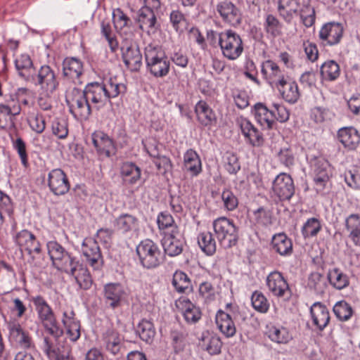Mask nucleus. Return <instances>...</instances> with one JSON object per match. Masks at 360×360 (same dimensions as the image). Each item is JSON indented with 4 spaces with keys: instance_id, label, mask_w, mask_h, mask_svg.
<instances>
[{
    "instance_id": "nucleus-29",
    "label": "nucleus",
    "mask_w": 360,
    "mask_h": 360,
    "mask_svg": "<svg viewBox=\"0 0 360 360\" xmlns=\"http://www.w3.org/2000/svg\"><path fill=\"white\" fill-rule=\"evenodd\" d=\"M338 139L345 148L354 150L359 144L360 136L354 127H342L338 131Z\"/></svg>"
},
{
    "instance_id": "nucleus-54",
    "label": "nucleus",
    "mask_w": 360,
    "mask_h": 360,
    "mask_svg": "<svg viewBox=\"0 0 360 360\" xmlns=\"http://www.w3.org/2000/svg\"><path fill=\"white\" fill-rule=\"evenodd\" d=\"M27 122L30 127L37 134H41L46 128L44 117L38 111L29 112Z\"/></svg>"
},
{
    "instance_id": "nucleus-28",
    "label": "nucleus",
    "mask_w": 360,
    "mask_h": 360,
    "mask_svg": "<svg viewBox=\"0 0 360 360\" xmlns=\"http://www.w3.org/2000/svg\"><path fill=\"white\" fill-rule=\"evenodd\" d=\"M103 295L110 307L115 309L120 305L124 295V290L120 283H110L104 285Z\"/></svg>"
},
{
    "instance_id": "nucleus-40",
    "label": "nucleus",
    "mask_w": 360,
    "mask_h": 360,
    "mask_svg": "<svg viewBox=\"0 0 360 360\" xmlns=\"http://www.w3.org/2000/svg\"><path fill=\"white\" fill-rule=\"evenodd\" d=\"M102 342L105 349L112 354H117L120 350L121 338L113 329H108L103 333Z\"/></svg>"
},
{
    "instance_id": "nucleus-2",
    "label": "nucleus",
    "mask_w": 360,
    "mask_h": 360,
    "mask_svg": "<svg viewBox=\"0 0 360 360\" xmlns=\"http://www.w3.org/2000/svg\"><path fill=\"white\" fill-rule=\"evenodd\" d=\"M37 318L46 330L55 338L63 334V330L58 325L55 314L47 301L41 295L33 296L31 298Z\"/></svg>"
},
{
    "instance_id": "nucleus-17",
    "label": "nucleus",
    "mask_w": 360,
    "mask_h": 360,
    "mask_svg": "<svg viewBox=\"0 0 360 360\" xmlns=\"http://www.w3.org/2000/svg\"><path fill=\"white\" fill-rule=\"evenodd\" d=\"M216 10L224 22L232 26H237L240 23V10L231 1L225 0L219 2Z\"/></svg>"
},
{
    "instance_id": "nucleus-16",
    "label": "nucleus",
    "mask_w": 360,
    "mask_h": 360,
    "mask_svg": "<svg viewBox=\"0 0 360 360\" xmlns=\"http://www.w3.org/2000/svg\"><path fill=\"white\" fill-rule=\"evenodd\" d=\"M261 72L264 79L274 89L288 77L275 62L270 60L262 63Z\"/></svg>"
},
{
    "instance_id": "nucleus-8",
    "label": "nucleus",
    "mask_w": 360,
    "mask_h": 360,
    "mask_svg": "<svg viewBox=\"0 0 360 360\" xmlns=\"http://www.w3.org/2000/svg\"><path fill=\"white\" fill-rule=\"evenodd\" d=\"M13 238L22 252H26L32 259L40 255L41 244L32 232L24 229L16 233Z\"/></svg>"
},
{
    "instance_id": "nucleus-35",
    "label": "nucleus",
    "mask_w": 360,
    "mask_h": 360,
    "mask_svg": "<svg viewBox=\"0 0 360 360\" xmlns=\"http://www.w3.org/2000/svg\"><path fill=\"white\" fill-rule=\"evenodd\" d=\"M216 324L226 338H230L236 334V328L231 314L219 310L215 318Z\"/></svg>"
},
{
    "instance_id": "nucleus-30",
    "label": "nucleus",
    "mask_w": 360,
    "mask_h": 360,
    "mask_svg": "<svg viewBox=\"0 0 360 360\" xmlns=\"http://www.w3.org/2000/svg\"><path fill=\"white\" fill-rule=\"evenodd\" d=\"M278 12L286 23H291L298 15L300 4L298 0H278Z\"/></svg>"
},
{
    "instance_id": "nucleus-43",
    "label": "nucleus",
    "mask_w": 360,
    "mask_h": 360,
    "mask_svg": "<svg viewBox=\"0 0 360 360\" xmlns=\"http://www.w3.org/2000/svg\"><path fill=\"white\" fill-rule=\"evenodd\" d=\"M53 264L58 270L64 271L68 274H70L74 272L73 271L78 267L80 264L75 257L66 251L63 256Z\"/></svg>"
},
{
    "instance_id": "nucleus-46",
    "label": "nucleus",
    "mask_w": 360,
    "mask_h": 360,
    "mask_svg": "<svg viewBox=\"0 0 360 360\" xmlns=\"http://www.w3.org/2000/svg\"><path fill=\"white\" fill-rule=\"evenodd\" d=\"M70 275L72 276L81 289L88 290L92 285V278L88 269L79 264Z\"/></svg>"
},
{
    "instance_id": "nucleus-62",
    "label": "nucleus",
    "mask_w": 360,
    "mask_h": 360,
    "mask_svg": "<svg viewBox=\"0 0 360 360\" xmlns=\"http://www.w3.org/2000/svg\"><path fill=\"white\" fill-rule=\"evenodd\" d=\"M112 18L115 27L117 31H121L128 27L131 22L129 18L120 8L114 10Z\"/></svg>"
},
{
    "instance_id": "nucleus-57",
    "label": "nucleus",
    "mask_w": 360,
    "mask_h": 360,
    "mask_svg": "<svg viewBox=\"0 0 360 360\" xmlns=\"http://www.w3.org/2000/svg\"><path fill=\"white\" fill-rule=\"evenodd\" d=\"M52 133L60 139H65L68 135V122L63 118H56L51 125Z\"/></svg>"
},
{
    "instance_id": "nucleus-5",
    "label": "nucleus",
    "mask_w": 360,
    "mask_h": 360,
    "mask_svg": "<svg viewBox=\"0 0 360 360\" xmlns=\"http://www.w3.org/2000/svg\"><path fill=\"white\" fill-rule=\"evenodd\" d=\"M136 253L140 263L146 269L156 268L164 262V253L158 245L150 239L142 240L136 246Z\"/></svg>"
},
{
    "instance_id": "nucleus-58",
    "label": "nucleus",
    "mask_w": 360,
    "mask_h": 360,
    "mask_svg": "<svg viewBox=\"0 0 360 360\" xmlns=\"http://www.w3.org/2000/svg\"><path fill=\"white\" fill-rule=\"evenodd\" d=\"M333 311L340 321H347L352 315L351 306L345 301L337 302L333 307Z\"/></svg>"
},
{
    "instance_id": "nucleus-22",
    "label": "nucleus",
    "mask_w": 360,
    "mask_h": 360,
    "mask_svg": "<svg viewBox=\"0 0 360 360\" xmlns=\"http://www.w3.org/2000/svg\"><path fill=\"white\" fill-rule=\"evenodd\" d=\"M62 323L67 330V335L72 342L77 341L80 335V322L75 317V311L72 309L63 311L61 319Z\"/></svg>"
},
{
    "instance_id": "nucleus-51",
    "label": "nucleus",
    "mask_w": 360,
    "mask_h": 360,
    "mask_svg": "<svg viewBox=\"0 0 360 360\" xmlns=\"http://www.w3.org/2000/svg\"><path fill=\"white\" fill-rule=\"evenodd\" d=\"M322 226L319 219L309 218L303 224L301 233L304 238L315 237L321 230Z\"/></svg>"
},
{
    "instance_id": "nucleus-64",
    "label": "nucleus",
    "mask_w": 360,
    "mask_h": 360,
    "mask_svg": "<svg viewBox=\"0 0 360 360\" xmlns=\"http://www.w3.org/2000/svg\"><path fill=\"white\" fill-rule=\"evenodd\" d=\"M221 199L224 208L229 211H233L238 207V198L230 190H225L222 192Z\"/></svg>"
},
{
    "instance_id": "nucleus-21",
    "label": "nucleus",
    "mask_w": 360,
    "mask_h": 360,
    "mask_svg": "<svg viewBox=\"0 0 360 360\" xmlns=\"http://www.w3.org/2000/svg\"><path fill=\"white\" fill-rule=\"evenodd\" d=\"M84 72L83 62L75 57H67L63 62V77L75 83H81L79 78Z\"/></svg>"
},
{
    "instance_id": "nucleus-4",
    "label": "nucleus",
    "mask_w": 360,
    "mask_h": 360,
    "mask_svg": "<svg viewBox=\"0 0 360 360\" xmlns=\"http://www.w3.org/2000/svg\"><path fill=\"white\" fill-rule=\"evenodd\" d=\"M30 80L39 87L40 94L44 97H51L59 86L56 72L49 65H41Z\"/></svg>"
},
{
    "instance_id": "nucleus-23",
    "label": "nucleus",
    "mask_w": 360,
    "mask_h": 360,
    "mask_svg": "<svg viewBox=\"0 0 360 360\" xmlns=\"http://www.w3.org/2000/svg\"><path fill=\"white\" fill-rule=\"evenodd\" d=\"M275 89L278 90L283 99L291 104L295 103L300 96L297 82L288 76Z\"/></svg>"
},
{
    "instance_id": "nucleus-10",
    "label": "nucleus",
    "mask_w": 360,
    "mask_h": 360,
    "mask_svg": "<svg viewBox=\"0 0 360 360\" xmlns=\"http://www.w3.org/2000/svg\"><path fill=\"white\" fill-rule=\"evenodd\" d=\"M84 260L94 269L96 270L103 265V257L97 242L91 238L84 239L80 250Z\"/></svg>"
},
{
    "instance_id": "nucleus-34",
    "label": "nucleus",
    "mask_w": 360,
    "mask_h": 360,
    "mask_svg": "<svg viewBox=\"0 0 360 360\" xmlns=\"http://www.w3.org/2000/svg\"><path fill=\"white\" fill-rule=\"evenodd\" d=\"M310 314L314 325L319 330L325 328L329 323V311L327 307L320 302L313 304L310 308Z\"/></svg>"
},
{
    "instance_id": "nucleus-48",
    "label": "nucleus",
    "mask_w": 360,
    "mask_h": 360,
    "mask_svg": "<svg viewBox=\"0 0 360 360\" xmlns=\"http://www.w3.org/2000/svg\"><path fill=\"white\" fill-rule=\"evenodd\" d=\"M172 285L179 292H186L191 290V281L187 274L181 271H176L172 278Z\"/></svg>"
},
{
    "instance_id": "nucleus-47",
    "label": "nucleus",
    "mask_w": 360,
    "mask_h": 360,
    "mask_svg": "<svg viewBox=\"0 0 360 360\" xmlns=\"http://www.w3.org/2000/svg\"><path fill=\"white\" fill-rule=\"evenodd\" d=\"M198 243L207 255H212L217 249L216 240L210 231H203L198 235Z\"/></svg>"
},
{
    "instance_id": "nucleus-41",
    "label": "nucleus",
    "mask_w": 360,
    "mask_h": 360,
    "mask_svg": "<svg viewBox=\"0 0 360 360\" xmlns=\"http://www.w3.org/2000/svg\"><path fill=\"white\" fill-rule=\"evenodd\" d=\"M327 278L330 284L337 290H342L349 285L348 276L338 268L330 269Z\"/></svg>"
},
{
    "instance_id": "nucleus-3",
    "label": "nucleus",
    "mask_w": 360,
    "mask_h": 360,
    "mask_svg": "<svg viewBox=\"0 0 360 360\" xmlns=\"http://www.w3.org/2000/svg\"><path fill=\"white\" fill-rule=\"evenodd\" d=\"M145 59L148 71L156 77H163L169 71V61L162 49L148 44L145 48Z\"/></svg>"
},
{
    "instance_id": "nucleus-11",
    "label": "nucleus",
    "mask_w": 360,
    "mask_h": 360,
    "mask_svg": "<svg viewBox=\"0 0 360 360\" xmlns=\"http://www.w3.org/2000/svg\"><path fill=\"white\" fill-rule=\"evenodd\" d=\"M10 340L18 347L30 349L34 348V343L30 333L25 330L19 323L12 322L8 324Z\"/></svg>"
},
{
    "instance_id": "nucleus-19",
    "label": "nucleus",
    "mask_w": 360,
    "mask_h": 360,
    "mask_svg": "<svg viewBox=\"0 0 360 360\" xmlns=\"http://www.w3.org/2000/svg\"><path fill=\"white\" fill-rule=\"evenodd\" d=\"M266 285L269 291L277 297H284L289 294L290 288L288 283L279 271L270 273L266 278Z\"/></svg>"
},
{
    "instance_id": "nucleus-38",
    "label": "nucleus",
    "mask_w": 360,
    "mask_h": 360,
    "mask_svg": "<svg viewBox=\"0 0 360 360\" xmlns=\"http://www.w3.org/2000/svg\"><path fill=\"white\" fill-rule=\"evenodd\" d=\"M348 237L355 246L360 247V216L351 214L345 221Z\"/></svg>"
},
{
    "instance_id": "nucleus-7",
    "label": "nucleus",
    "mask_w": 360,
    "mask_h": 360,
    "mask_svg": "<svg viewBox=\"0 0 360 360\" xmlns=\"http://www.w3.org/2000/svg\"><path fill=\"white\" fill-rule=\"evenodd\" d=\"M219 47L223 56L229 60L238 59L244 49L240 34L232 30H226L222 32Z\"/></svg>"
},
{
    "instance_id": "nucleus-9",
    "label": "nucleus",
    "mask_w": 360,
    "mask_h": 360,
    "mask_svg": "<svg viewBox=\"0 0 360 360\" xmlns=\"http://www.w3.org/2000/svg\"><path fill=\"white\" fill-rule=\"evenodd\" d=\"M272 192L281 201L289 200L295 193V185L290 175L278 174L273 181Z\"/></svg>"
},
{
    "instance_id": "nucleus-1",
    "label": "nucleus",
    "mask_w": 360,
    "mask_h": 360,
    "mask_svg": "<svg viewBox=\"0 0 360 360\" xmlns=\"http://www.w3.org/2000/svg\"><path fill=\"white\" fill-rule=\"evenodd\" d=\"M126 91L124 84L118 82L116 78H110L102 83H89L84 90L73 88L67 94L66 101L70 112L77 120H86L91 112L90 101L100 108L107 103H111V98Z\"/></svg>"
},
{
    "instance_id": "nucleus-50",
    "label": "nucleus",
    "mask_w": 360,
    "mask_h": 360,
    "mask_svg": "<svg viewBox=\"0 0 360 360\" xmlns=\"http://www.w3.org/2000/svg\"><path fill=\"white\" fill-rule=\"evenodd\" d=\"M340 74V66L334 60L326 61L321 66V75L324 80L334 81L339 77Z\"/></svg>"
},
{
    "instance_id": "nucleus-37",
    "label": "nucleus",
    "mask_w": 360,
    "mask_h": 360,
    "mask_svg": "<svg viewBox=\"0 0 360 360\" xmlns=\"http://www.w3.org/2000/svg\"><path fill=\"white\" fill-rule=\"evenodd\" d=\"M183 169L193 176H198L202 172L201 160L196 151L189 149L184 154Z\"/></svg>"
},
{
    "instance_id": "nucleus-18",
    "label": "nucleus",
    "mask_w": 360,
    "mask_h": 360,
    "mask_svg": "<svg viewBox=\"0 0 360 360\" xmlns=\"http://www.w3.org/2000/svg\"><path fill=\"white\" fill-rule=\"evenodd\" d=\"M184 241L178 228L165 233L162 240V247L165 254L170 257L180 255L183 250Z\"/></svg>"
},
{
    "instance_id": "nucleus-36",
    "label": "nucleus",
    "mask_w": 360,
    "mask_h": 360,
    "mask_svg": "<svg viewBox=\"0 0 360 360\" xmlns=\"http://www.w3.org/2000/svg\"><path fill=\"white\" fill-rule=\"evenodd\" d=\"M120 174L124 184L133 186L141 180V169L136 164L127 162L122 165Z\"/></svg>"
},
{
    "instance_id": "nucleus-27",
    "label": "nucleus",
    "mask_w": 360,
    "mask_h": 360,
    "mask_svg": "<svg viewBox=\"0 0 360 360\" xmlns=\"http://www.w3.org/2000/svg\"><path fill=\"white\" fill-rule=\"evenodd\" d=\"M112 226L115 231L127 234L138 229L139 219L132 214H122L114 219Z\"/></svg>"
},
{
    "instance_id": "nucleus-14",
    "label": "nucleus",
    "mask_w": 360,
    "mask_h": 360,
    "mask_svg": "<svg viewBox=\"0 0 360 360\" xmlns=\"http://www.w3.org/2000/svg\"><path fill=\"white\" fill-rule=\"evenodd\" d=\"M122 57L126 67L131 72H137L142 66V55L136 44H126L121 48Z\"/></svg>"
},
{
    "instance_id": "nucleus-44",
    "label": "nucleus",
    "mask_w": 360,
    "mask_h": 360,
    "mask_svg": "<svg viewBox=\"0 0 360 360\" xmlns=\"http://www.w3.org/2000/svg\"><path fill=\"white\" fill-rule=\"evenodd\" d=\"M15 66L19 75L25 80H30V70L33 67L32 60L27 53H22L15 56Z\"/></svg>"
},
{
    "instance_id": "nucleus-33",
    "label": "nucleus",
    "mask_w": 360,
    "mask_h": 360,
    "mask_svg": "<svg viewBox=\"0 0 360 360\" xmlns=\"http://www.w3.org/2000/svg\"><path fill=\"white\" fill-rule=\"evenodd\" d=\"M271 246L274 252L283 257L290 256L293 251L291 239L283 233L273 236Z\"/></svg>"
},
{
    "instance_id": "nucleus-32",
    "label": "nucleus",
    "mask_w": 360,
    "mask_h": 360,
    "mask_svg": "<svg viewBox=\"0 0 360 360\" xmlns=\"http://www.w3.org/2000/svg\"><path fill=\"white\" fill-rule=\"evenodd\" d=\"M254 115L256 121L262 127L271 129L275 122L276 114L274 110H269L262 103H257L255 105Z\"/></svg>"
},
{
    "instance_id": "nucleus-25",
    "label": "nucleus",
    "mask_w": 360,
    "mask_h": 360,
    "mask_svg": "<svg viewBox=\"0 0 360 360\" xmlns=\"http://www.w3.org/2000/svg\"><path fill=\"white\" fill-rule=\"evenodd\" d=\"M158 13H153L146 8H140L138 14V22L139 27L143 32L150 35L155 33L159 28L157 20Z\"/></svg>"
},
{
    "instance_id": "nucleus-13",
    "label": "nucleus",
    "mask_w": 360,
    "mask_h": 360,
    "mask_svg": "<svg viewBox=\"0 0 360 360\" xmlns=\"http://www.w3.org/2000/svg\"><path fill=\"white\" fill-rule=\"evenodd\" d=\"M343 34V27L340 23L328 22L319 31V39L324 46H334L340 43Z\"/></svg>"
},
{
    "instance_id": "nucleus-24",
    "label": "nucleus",
    "mask_w": 360,
    "mask_h": 360,
    "mask_svg": "<svg viewBox=\"0 0 360 360\" xmlns=\"http://www.w3.org/2000/svg\"><path fill=\"white\" fill-rule=\"evenodd\" d=\"M195 114L198 122L203 127H211L217 122V117L212 108L203 100L195 105Z\"/></svg>"
},
{
    "instance_id": "nucleus-55",
    "label": "nucleus",
    "mask_w": 360,
    "mask_h": 360,
    "mask_svg": "<svg viewBox=\"0 0 360 360\" xmlns=\"http://www.w3.org/2000/svg\"><path fill=\"white\" fill-rule=\"evenodd\" d=\"M298 15L305 27H310L314 24L316 13L314 8L311 5L303 4L302 8L300 7Z\"/></svg>"
},
{
    "instance_id": "nucleus-20",
    "label": "nucleus",
    "mask_w": 360,
    "mask_h": 360,
    "mask_svg": "<svg viewBox=\"0 0 360 360\" xmlns=\"http://www.w3.org/2000/svg\"><path fill=\"white\" fill-rule=\"evenodd\" d=\"M92 143L100 156L109 158L114 153L115 146L112 139L102 131H94L91 135Z\"/></svg>"
},
{
    "instance_id": "nucleus-15",
    "label": "nucleus",
    "mask_w": 360,
    "mask_h": 360,
    "mask_svg": "<svg viewBox=\"0 0 360 360\" xmlns=\"http://www.w3.org/2000/svg\"><path fill=\"white\" fill-rule=\"evenodd\" d=\"M48 186L56 195H64L70 190V183L65 172L60 169H52L48 174Z\"/></svg>"
},
{
    "instance_id": "nucleus-60",
    "label": "nucleus",
    "mask_w": 360,
    "mask_h": 360,
    "mask_svg": "<svg viewBox=\"0 0 360 360\" xmlns=\"http://www.w3.org/2000/svg\"><path fill=\"white\" fill-rule=\"evenodd\" d=\"M224 162L225 169L230 174H236L240 169L238 156L233 153H226Z\"/></svg>"
},
{
    "instance_id": "nucleus-12",
    "label": "nucleus",
    "mask_w": 360,
    "mask_h": 360,
    "mask_svg": "<svg viewBox=\"0 0 360 360\" xmlns=\"http://www.w3.org/2000/svg\"><path fill=\"white\" fill-rule=\"evenodd\" d=\"M241 133L247 143L253 147H259L264 143L262 134L247 118L240 117L237 120Z\"/></svg>"
},
{
    "instance_id": "nucleus-42",
    "label": "nucleus",
    "mask_w": 360,
    "mask_h": 360,
    "mask_svg": "<svg viewBox=\"0 0 360 360\" xmlns=\"http://www.w3.org/2000/svg\"><path fill=\"white\" fill-rule=\"evenodd\" d=\"M310 166L314 172V176L321 181L325 179H329V163L324 158H314L310 160Z\"/></svg>"
},
{
    "instance_id": "nucleus-31",
    "label": "nucleus",
    "mask_w": 360,
    "mask_h": 360,
    "mask_svg": "<svg viewBox=\"0 0 360 360\" xmlns=\"http://www.w3.org/2000/svg\"><path fill=\"white\" fill-rule=\"evenodd\" d=\"M176 306L181 309L183 316L188 323H195L201 317L200 309L188 299L182 297L176 302Z\"/></svg>"
},
{
    "instance_id": "nucleus-52",
    "label": "nucleus",
    "mask_w": 360,
    "mask_h": 360,
    "mask_svg": "<svg viewBox=\"0 0 360 360\" xmlns=\"http://www.w3.org/2000/svg\"><path fill=\"white\" fill-rule=\"evenodd\" d=\"M282 23L272 14H268L265 17L264 29L265 32L272 37H276L282 34Z\"/></svg>"
},
{
    "instance_id": "nucleus-6",
    "label": "nucleus",
    "mask_w": 360,
    "mask_h": 360,
    "mask_svg": "<svg viewBox=\"0 0 360 360\" xmlns=\"http://www.w3.org/2000/svg\"><path fill=\"white\" fill-rule=\"evenodd\" d=\"M218 241L224 248L235 245L238 239V228L233 221L226 217H219L212 224Z\"/></svg>"
},
{
    "instance_id": "nucleus-26",
    "label": "nucleus",
    "mask_w": 360,
    "mask_h": 360,
    "mask_svg": "<svg viewBox=\"0 0 360 360\" xmlns=\"http://www.w3.org/2000/svg\"><path fill=\"white\" fill-rule=\"evenodd\" d=\"M42 349L49 358L56 359V360H72L70 356V346L67 344L55 348L51 340L45 337Z\"/></svg>"
},
{
    "instance_id": "nucleus-56",
    "label": "nucleus",
    "mask_w": 360,
    "mask_h": 360,
    "mask_svg": "<svg viewBox=\"0 0 360 360\" xmlns=\"http://www.w3.org/2000/svg\"><path fill=\"white\" fill-rule=\"evenodd\" d=\"M252 307L258 312L266 313L269 310V303L264 294L259 291H255L251 296Z\"/></svg>"
},
{
    "instance_id": "nucleus-53",
    "label": "nucleus",
    "mask_w": 360,
    "mask_h": 360,
    "mask_svg": "<svg viewBox=\"0 0 360 360\" xmlns=\"http://www.w3.org/2000/svg\"><path fill=\"white\" fill-rule=\"evenodd\" d=\"M137 333L143 341L152 342L155 335L153 323L146 319L142 320L137 326Z\"/></svg>"
},
{
    "instance_id": "nucleus-49",
    "label": "nucleus",
    "mask_w": 360,
    "mask_h": 360,
    "mask_svg": "<svg viewBox=\"0 0 360 360\" xmlns=\"http://www.w3.org/2000/svg\"><path fill=\"white\" fill-rule=\"evenodd\" d=\"M307 287L316 294H322L327 288L326 280L320 273L313 272L308 278Z\"/></svg>"
},
{
    "instance_id": "nucleus-63",
    "label": "nucleus",
    "mask_w": 360,
    "mask_h": 360,
    "mask_svg": "<svg viewBox=\"0 0 360 360\" xmlns=\"http://www.w3.org/2000/svg\"><path fill=\"white\" fill-rule=\"evenodd\" d=\"M46 248L53 264L66 252L62 245L54 240L49 241L46 244Z\"/></svg>"
},
{
    "instance_id": "nucleus-45",
    "label": "nucleus",
    "mask_w": 360,
    "mask_h": 360,
    "mask_svg": "<svg viewBox=\"0 0 360 360\" xmlns=\"http://www.w3.org/2000/svg\"><path fill=\"white\" fill-rule=\"evenodd\" d=\"M267 335L271 341L278 344H287L292 338L288 328L281 326L269 327Z\"/></svg>"
},
{
    "instance_id": "nucleus-39",
    "label": "nucleus",
    "mask_w": 360,
    "mask_h": 360,
    "mask_svg": "<svg viewBox=\"0 0 360 360\" xmlns=\"http://www.w3.org/2000/svg\"><path fill=\"white\" fill-rule=\"evenodd\" d=\"M199 345L211 355L217 354L221 352V342L219 338L208 331L202 333Z\"/></svg>"
},
{
    "instance_id": "nucleus-61",
    "label": "nucleus",
    "mask_w": 360,
    "mask_h": 360,
    "mask_svg": "<svg viewBox=\"0 0 360 360\" xmlns=\"http://www.w3.org/2000/svg\"><path fill=\"white\" fill-rule=\"evenodd\" d=\"M11 141L13 148L17 151L20 157L22 165L27 167L28 166V156L25 141L20 137H18L15 139L11 138Z\"/></svg>"
},
{
    "instance_id": "nucleus-59",
    "label": "nucleus",
    "mask_w": 360,
    "mask_h": 360,
    "mask_svg": "<svg viewBox=\"0 0 360 360\" xmlns=\"http://www.w3.org/2000/svg\"><path fill=\"white\" fill-rule=\"evenodd\" d=\"M7 106L0 105V128L13 129L15 128V117L9 112Z\"/></svg>"
}]
</instances>
